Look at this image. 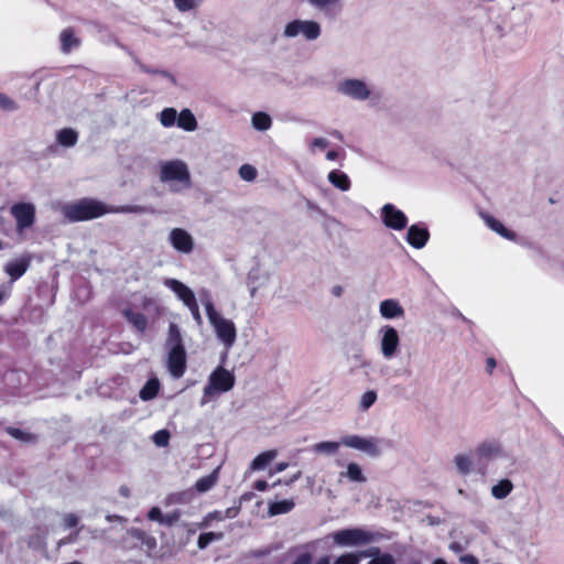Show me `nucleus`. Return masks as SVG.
<instances>
[{
    "label": "nucleus",
    "instance_id": "f257e3e1",
    "mask_svg": "<svg viewBox=\"0 0 564 564\" xmlns=\"http://www.w3.org/2000/svg\"><path fill=\"white\" fill-rule=\"evenodd\" d=\"M204 308L213 333L224 349L228 351L237 341V327L235 322L218 312L210 300L204 302Z\"/></svg>",
    "mask_w": 564,
    "mask_h": 564
},
{
    "label": "nucleus",
    "instance_id": "f03ea898",
    "mask_svg": "<svg viewBox=\"0 0 564 564\" xmlns=\"http://www.w3.org/2000/svg\"><path fill=\"white\" fill-rule=\"evenodd\" d=\"M129 208L110 207L106 204L94 200L83 199L63 207L64 216L70 221H86L94 218L101 217L110 213L128 212Z\"/></svg>",
    "mask_w": 564,
    "mask_h": 564
},
{
    "label": "nucleus",
    "instance_id": "7ed1b4c3",
    "mask_svg": "<svg viewBox=\"0 0 564 564\" xmlns=\"http://www.w3.org/2000/svg\"><path fill=\"white\" fill-rule=\"evenodd\" d=\"M322 33L323 28L317 20L293 18L284 23L281 34L285 40L301 37L306 42H315L322 36Z\"/></svg>",
    "mask_w": 564,
    "mask_h": 564
},
{
    "label": "nucleus",
    "instance_id": "20e7f679",
    "mask_svg": "<svg viewBox=\"0 0 564 564\" xmlns=\"http://www.w3.org/2000/svg\"><path fill=\"white\" fill-rule=\"evenodd\" d=\"M160 180L167 183L174 192L189 188L192 185L188 165L182 160L163 162L160 167Z\"/></svg>",
    "mask_w": 564,
    "mask_h": 564
},
{
    "label": "nucleus",
    "instance_id": "39448f33",
    "mask_svg": "<svg viewBox=\"0 0 564 564\" xmlns=\"http://www.w3.org/2000/svg\"><path fill=\"white\" fill-rule=\"evenodd\" d=\"M337 93L355 101H368L373 97V90L369 82L348 77L337 85Z\"/></svg>",
    "mask_w": 564,
    "mask_h": 564
},
{
    "label": "nucleus",
    "instance_id": "423d86ee",
    "mask_svg": "<svg viewBox=\"0 0 564 564\" xmlns=\"http://www.w3.org/2000/svg\"><path fill=\"white\" fill-rule=\"evenodd\" d=\"M378 347L384 360L393 359L401 349V337L395 327L386 324L377 332Z\"/></svg>",
    "mask_w": 564,
    "mask_h": 564
},
{
    "label": "nucleus",
    "instance_id": "0eeeda50",
    "mask_svg": "<svg viewBox=\"0 0 564 564\" xmlns=\"http://www.w3.org/2000/svg\"><path fill=\"white\" fill-rule=\"evenodd\" d=\"M235 376L223 367H217L208 378V383L204 389V395L213 397L218 393H225L232 389Z\"/></svg>",
    "mask_w": 564,
    "mask_h": 564
},
{
    "label": "nucleus",
    "instance_id": "6e6552de",
    "mask_svg": "<svg viewBox=\"0 0 564 564\" xmlns=\"http://www.w3.org/2000/svg\"><path fill=\"white\" fill-rule=\"evenodd\" d=\"M332 538L336 545L350 547L369 543L372 540V534L361 529H345L335 532Z\"/></svg>",
    "mask_w": 564,
    "mask_h": 564
},
{
    "label": "nucleus",
    "instance_id": "1a4fd4ad",
    "mask_svg": "<svg viewBox=\"0 0 564 564\" xmlns=\"http://www.w3.org/2000/svg\"><path fill=\"white\" fill-rule=\"evenodd\" d=\"M166 369L174 379L184 376L187 368V356L185 348H167Z\"/></svg>",
    "mask_w": 564,
    "mask_h": 564
},
{
    "label": "nucleus",
    "instance_id": "9d476101",
    "mask_svg": "<svg viewBox=\"0 0 564 564\" xmlns=\"http://www.w3.org/2000/svg\"><path fill=\"white\" fill-rule=\"evenodd\" d=\"M380 217L387 228L395 231L403 230L408 225L406 215L392 204H384L381 207Z\"/></svg>",
    "mask_w": 564,
    "mask_h": 564
},
{
    "label": "nucleus",
    "instance_id": "9b49d317",
    "mask_svg": "<svg viewBox=\"0 0 564 564\" xmlns=\"http://www.w3.org/2000/svg\"><path fill=\"white\" fill-rule=\"evenodd\" d=\"M344 446L360 451L369 456L380 454L379 443L375 437H365L360 435H347L341 438Z\"/></svg>",
    "mask_w": 564,
    "mask_h": 564
},
{
    "label": "nucleus",
    "instance_id": "f8f14e48",
    "mask_svg": "<svg viewBox=\"0 0 564 564\" xmlns=\"http://www.w3.org/2000/svg\"><path fill=\"white\" fill-rule=\"evenodd\" d=\"M11 214L17 221L18 231H22L33 225L35 206L31 203H18L11 207Z\"/></svg>",
    "mask_w": 564,
    "mask_h": 564
},
{
    "label": "nucleus",
    "instance_id": "ddd939ff",
    "mask_svg": "<svg viewBox=\"0 0 564 564\" xmlns=\"http://www.w3.org/2000/svg\"><path fill=\"white\" fill-rule=\"evenodd\" d=\"M169 241L177 252L185 254L191 253L195 247L193 236L183 228H173L169 234Z\"/></svg>",
    "mask_w": 564,
    "mask_h": 564
},
{
    "label": "nucleus",
    "instance_id": "4468645a",
    "mask_svg": "<svg viewBox=\"0 0 564 564\" xmlns=\"http://www.w3.org/2000/svg\"><path fill=\"white\" fill-rule=\"evenodd\" d=\"M164 285L171 290L185 306L196 301L194 291L176 279H166Z\"/></svg>",
    "mask_w": 564,
    "mask_h": 564
},
{
    "label": "nucleus",
    "instance_id": "2eb2a0df",
    "mask_svg": "<svg viewBox=\"0 0 564 564\" xmlns=\"http://www.w3.org/2000/svg\"><path fill=\"white\" fill-rule=\"evenodd\" d=\"M379 314L384 319H399L405 315L404 308L394 299H388L379 304Z\"/></svg>",
    "mask_w": 564,
    "mask_h": 564
},
{
    "label": "nucleus",
    "instance_id": "dca6fc26",
    "mask_svg": "<svg viewBox=\"0 0 564 564\" xmlns=\"http://www.w3.org/2000/svg\"><path fill=\"white\" fill-rule=\"evenodd\" d=\"M430 238L429 230L424 227H420L419 225H412L408 229L406 241L408 243L415 248L422 249L425 247Z\"/></svg>",
    "mask_w": 564,
    "mask_h": 564
},
{
    "label": "nucleus",
    "instance_id": "f3484780",
    "mask_svg": "<svg viewBox=\"0 0 564 564\" xmlns=\"http://www.w3.org/2000/svg\"><path fill=\"white\" fill-rule=\"evenodd\" d=\"M481 218L485 221V224L496 234L501 236L502 238L507 240H514L516 234L511 230L507 229L501 221L496 219L495 217L488 215V214H481Z\"/></svg>",
    "mask_w": 564,
    "mask_h": 564
},
{
    "label": "nucleus",
    "instance_id": "a211bd4d",
    "mask_svg": "<svg viewBox=\"0 0 564 564\" xmlns=\"http://www.w3.org/2000/svg\"><path fill=\"white\" fill-rule=\"evenodd\" d=\"M278 449H269L258 454L250 464L251 470H262L278 457Z\"/></svg>",
    "mask_w": 564,
    "mask_h": 564
},
{
    "label": "nucleus",
    "instance_id": "6ab92c4d",
    "mask_svg": "<svg viewBox=\"0 0 564 564\" xmlns=\"http://www.w3.org/2000/svg\"><path fill=\"white\" fill-rule=\"evenodd\" d=\"M29 268V261L26 259H19L9 262L4 270L10 276L11 281L14 282L19 278H21Z\"/></svg>",
    "mask_w": 564,
    "mask_h": 564
},
{
    "label": "nucleus",
    "instance_id": "aec40b11",
    "mask_svg": "<svg viewBox=\"0 0 564 564\" xmlns=\"http://www.w3.org/2000/svg\"><path fill=\"white\" fill-rule=\"evenodd\" d=\"M514 486L510 479L503 478L492 485L490 494L497 500L505 499L513 490Z\"/></svg>",
    "mask_w": 564,
    "mask_h": 564
},
{
    "label": "nucleus",
    "instance_id": "412c9836",
    "mask_svg": "<svg viewBox=\"0 0 564 564\" xmlns=\"http://www.w3.org/2000/svg\"><path fill=\"white\" fill-rule=\"evenodd\" d=\"M295 506L293 499H282L279 501H270L268 503V513L270 517H275L279 514H285L290 512Z\"/></svg>",
    "mask_w": 564,
    "mask_h": 564
},
{
    "label": "nucleus",
    "instance_id": "4be33fe9",
    "mask_svg": "<svg viewBox=\"0 0 564 564\" xmlns=\"http://www.w3.org/2000/svg\"><path fill=\"white\" fill-rule=\"evenodd\" d=\"M177 127L187 132H193L197 129V120L189 109H183L177 115Z\"/></svg>",
    "mask_w": 564,
    "mask_h": 564
},
{
    "label": "nucleus",
    "instance_id": "5701e85b",
    "mask_svg": "<svg viewBox=\"0 0 564 564\" xmlns=\"http://www.w3.org/2000/svg\"><path fill=\"white\" fill-rule=\"evenodd\" d=\"M328 182L341 192H347L350 188V180L348 175L341 171L334 170L327 175Z\"/></svg>",
    "mask_w": 564,
    "mask_h": 564
},
{
    "label": "nucleus",
    "instance_id": "b1692460",
    "mask_svg": "<svg viewBox=\"0 0 564 564\" xmlns=\"http://www.w3.org/2000/svg\"><path fill=\"white\" fill-rule=\"evenodd\" d=\"M160 388V380L158 378H151L141 388L139 397L142 401H150L158 395Z\"/></svg>",
    "mask_w": 564,
    "mask_h": 564
},
{
    "label": "nucleus",
    "instance_id": "393cba45",
    "mask_svg": "<svg viewBox=\"0 0 564 564\" xmlns=\"http://www.w3.org/2000/svg\"><path fill=\"white\" fill-rule=\"evenodd\" d=\"M340 445H343L341 441L340 442L323 441V442L315 443L312 447V451L315 454H319V455H335L339 451Z\"/></svg>",
    "mask_w": 564,
    "mask_h": 564
},
{
    "label": "nucleus",
    "instance_id": "a878e982",
    "mask_svg": "<svg viewBox=\"0 0 564 564\" xmlns=\"http://www.w3.org/2000/svg\"><path fill=\"white\" fill-rule=\"evenodd\" d=\"M251 126L258 131H268L272 126L271 117L263 111L254 112L251 117Z\"/></svg>",
    "mask_w": 564,
    "mask_h": 564
},
{
    "label": "nucleus",
    "instance_id": "bb28decb",
    "mask_svg": "<svg viewBox=\"0 0 564 564\" xmlns=\"http://www.w3.org/2000/svg\"><path fill=\"white\" fill-rule=\"evenodd\" d=\"M56 140L62 147H73L77 143L78 133L74 129L65 128L57 132Z\"/></svg>",
    "mask_w": 564,
    "mask_h": 564
},
{
    "label": "nucleus",
    "instance_id": "cd10ccee",
    "mask_svg": "<svg viewBox=\"0 0 564 564\" xmlns=\"http://www.w3.org/2000/svg\"><path fill=\"white\" fill-rule=\"evenodd\" d=\"M202 2L203 0H172L174 9L181 14L195 12Z\"/></svg>",
    "mask_w": 564,
    "mask_h": 564
},
{
    "label": "nucleus",
    "instance_id": "c85d7f7f",
    "mask_svg": "<svg viewBox=\"0 0 564 564\" xmlns=\"http://www.w3.org/2000/svg\"><path fill=\"white\" fill-rule=\"evenodd\" d=\"M61 46L64 53H69L74 47L78 46L79 41L72 30H63L59 34Z\"/></svg>",
    "mask_w": 564,
    "mask_h": 564
},
{
    "label": "nucleus",
    "instance_id": "c756f323",
    "mask_svg": "<svg viewBox=\"0 0 564 564\" xmlns=\"http://www.w3.org/2000/svg\"><path fill=\"white\" fill-rule=\"evenodd\" d=\"M218 479V468L213 470L209 475L199 478L195 482V488L198 492H206L212 489Z\"/></svg>",
    "mask_w": 564,
    "mask_h": 564
},
{
    "label": "nucleus",
    "instance_id": "7c9ffc66",
    "mask_svg": "<svg viewBox=\"0 0 564 564\" xmlns=\"http://www.w3.org/2000/svg\"><path fill=\"white\" fill-rule=\"evenodd\" d=\"M166 345L167 348H185L183 345L181 330L178 326L174 323L170 324L169 326Z\"/></svg>",
    "mask_w": 564,
    "mask_h": 564
},
{
    "label": "nucleus",
    "instance_id": "2f4dec72",
    "mask_svg": "<svg viewBox=\"0 0 564 564\" xmlns=\"http://www.w3.org/2000/svg\"><path fill=\"white\" fill-rule=\"evenodd\" d=\"M476 453L479 457L491 458L498 456L501 453V448L497 443L485 442L477 447Z\"/></svg>",
    "mask_w": 564,
    "mask_h": 564
},
{
    "label": "nucleus",
    "instance_id": "473e14b6",
    "mask_svg": "<svg viewBox=\"0 0 564 564\" xmlns=\"http://www.w3.org/2000/svg\"><path fill=\"white\" fill-rule=\"evenodd\" d=\"M269 279L267 272H262L259 269L251 270L248 274V280L251 285V293H254L257 289L263 286Z\"/></svg>",
    "mask_w": 564,
    "mask_h": 564
},
{
    "label": "nucleus",
    "instance_id": "72a5a7b5",
    "mask_svg": "<svg viewBox=\"0 0 564 564\" xmlns=\"http://www.w3.org/2000/svg\"><path fill=\"white\" fill-rule=\"evenodd\" d=\"M454 465L456 470L463 476L470 474L474 466L471 458L464 454L455 456Z\"/></svg>",
    "mask_w": 564,
    "mask_h": 564
},
{
    "label": "nucleus",
    "instance_id": "f704fd0d",
    "mask_svg": "<svg viewBox=\"0 0 564 564\" xmlns=\"http://www.w3.org/2000/svg\"><path fill=\"white\" fill-rule=\"evenodd\" d=\"M126 318L140 332H143L147 328V318L141 313H135L130 310H126L123 312Z\"/></svg>",
    "mask_w": 564,
    "mask_h": 564
},
{
    "label": "nucleus",
    "instance_id": "c9c22d12",
    "mask_svg": "<svg viewBox=\"0 0 564 564\" xmlns=\"http://www.w3.org/2000/svg\"><path fill=\"white\" fill-rule=\"evenodd\" d=\"M177 111L174 108H165L159 115L160 123L164 128L173 127L177 124Z\"/></svg>",
    "mask_w": 564,
    "mask_h": 564
},
{
    "label": "nucleus",
    "instance_id": "e433bc0d",
    "mask_svg": "<svg viewBox=\"0 0 564 564\" xmlns=\"http://www.w3.org/2000/svg\"><path fill=\"white\" fill-rule=\"evenodd\" d=\"M378 394L375 390H367L360 397L358 406L362 411H367L377 401Z\"/></svg>",
    "mask_w": 564,
    "mask_h": 564
},
{
    "label": "nucleus",
    "instance_id": "4c0bfd02",
    "mask_svg": "<svg viewBox=\"0 0 564 564\" xmlns=\"http://www.w3.org/2000/svg\"><path fill=\"white\" fill-rule=\"evenodd\" d=\"M345 476L351 481L364 482L366 480L361 467L356 463H349Z\"/></svg>",
    "mask_w": 564,
    "mask_h": 564
},
{
    "label": "nucleus",
    "instance_id": "58836bf2",
    "mask_svg": "<svg viewBox=\"0 0 564 564\" xmlns=\"http://www.w3.org/2000/svg\"><path fill=\"white\" fill-rule=\"evenodd\" d=\"M375 552H361L359 554L346 553L337 557L334 564H359L361 556H371Z\"/></svg>",
    "mask_w": 564,
    "mask_h": 564
},
{
    "label": "nucleus",
    "instance_id": "ea45409f",
    "mask_svg": "<svg viewBox=\"0 0 564 564\" xmlns=\"http://www.w3.org/2000/svg\"><path fill=\"white\" fill-rule=\"evenodd\" d=\"M238 175L245 182H253L258 176V171L253 165L246 163L239 167Z\"/></svg>",
    "mask_w": 564,
    "mask_h": 564
},
{
    "label": "nucleus",
    "instance_id": "a19ab883",
    "mask_svg": "<svg viewBox=\"0 0 564 564\" xmlns=\"http://www.w3.org/2000/svg\"><path fill=\"white\" fill-rule=\"evenodd\" d=\"M224 534L221 532H207L199 535L197 545L199 549H205L209 543L221 540Z\"/></svg>",
    "mask_w": 564,
    "mask_h": 564
},
{
    "label": "nucleus",
    "instance_id": "79ce46f5",
    "mask_svg": "<svg viewBox=\"0 0 564 564\" xmlns=\"http://www.w3.org/2000/svg\"><path fill=\"white\" fill-rule=\"evenodd\" d=\"M329 144V141L326 138L318 137L311 141L308 145V150L312 154H316L319 151H324Z\"/></svg>",
    "mask_w": 564,
    "mask_h": 564
},
{
    "label": "nucleus",
    "instance_id": "37998d69",
    "mask_svg": "<svg viewBox=\"0 0 564 564\" xmlns=\"http://www.w3.org/2000/svg\"><path fill=\"white\" fill-rule=\"evenodd\" d=\"M8 432L12 437H14L21 442L28 443V442H32L34 440V436L32 434H30L25 431H22L20 429L11 427L8 430Z\"/></svg>",
    "mask_w": 564,
    "mask_h": 564
},
{
    "label": "nucleus",
    "instance_id": "c03bdc74",
    "mask_svg": "<svg viewBox=\"0 0 564 564\" xmlns=\"http://www.w3.org/2000/svg\"><path fill=\"white\" fill-rule=\"evenodd\" d=\"M170 441V433L166 430H160L154 433L153 442L156 446L165 447Z\"/></svg>",
    "mask_w": 564,
    "mask_h": 564
},
{
    "label": "nucleus",
    "instance_id": "a18cd8bd",
    "mask_svg": "<svg viewBox=\"0 0 564 564\" xmlns=\"http://www.w3.org/2000/svg\"><path fill=\"white\" fill-rule=\"evenodd\" d=\"M78 523V517L74 513H65L61 517L59 524L64 529H70Z\"/></svg>",
    "mask_w": 564,
    "mask_h": 564
},
{
    "label": "nucleus",
    "instance_id": "49530a36",
    "mask_svg": "<svg viewBox=\"0 0 564 564\" xmlns=\"http://www.w3.org/2000/svg\"><path fill=\"white\" fill-rule=\"evenodd\" d=\"M186 307L191 312V314H192L194 321L196 322V324L197 325H202L203 317H202V314H200L197 301L193 302L192 304L187 305Z\"/></svg>",
    "mask_w": 564,
    "mask_h": 564
},
{
    "label": "nucleus",
    "instance_id": "de8ad7c7",
    "mask_svg": "<svg viewBox=\"0 0 564 564\" xmlns=\"http://www.w3.org/2000/svg\"><path fill=\"white\" fill-rule=\"evenodd\" d=\"M0 107L7 111H11L17 108L14 101L2 94H0Z\"/></svg>",
    "mask_w": 564,
    "mask_h": 564
},
{
    "label": "nucleus",
    "instance_id": "09e8293b",
    "mask_svg": "<svg viewBox=\"0 0 564 564\" xmlns=\"http://www.w3.org/2000/svg\"><path fill=\"white\" fill-rule=\"evenodd\" d=\"M368 564H394V560L391 555L383 554L375 557Z\"/></svg>",
    "mask_w": 564,
    "mask_h": 564
},
{
    "label": "nucleus",
    "instance_id": "8fccbe9b",
    "mask_svg": "<svg viewBox=\"0 0 564 564\" xmlns=\"http://www.w3.org/2000/svg\"><path fill=\"white\" fill-rule=\"evenodd\" d=\"M148 517L150 520L152 521H155V522H159L161 523L162 520H163V514H162V511L160 510V508L158 507H153L149 513H148Z\"/></svg>",
    "mask_w": 564,
    "mask_h": 564
},
{
    "label": "nucleus",
    "instance_id": "3c124183",
    "mask_svg": "<svg viewBox=\"0 0 564 564\" xmlns=\"http://www.w3.org/2000/svg\"><path fill=\"white\" fill-rule=\"evenodd\" d=\"M178 517H180V514L177 512H173L171 514L163 516V520H162L161 524L171 525L178 520Z\"/></svg>",
    "mask_w": 564,
    "mask_h": 564
},
{
    "label": "nucleus",
    "instance_id": "603ef678",
    "mask_svg": "<svg viewBox=\"0 0 564 564\" xmlns=\"http://www.w3.org/2000/svg\"><path fill=\"white\" fill-rule=\"evenodd\" d=\"M354 358L360 368H369L370 367V361L365 359L360 354L356 355Z\"/></svg>",
    "mask_w": 564,
    "mask_h": 564
},
{
    "label": "nucleus",
    "instance_id": "864d4df0",
    "mask_svg": "<svg viewBox=\"0 0 564 564\" xmlns=\"http://www.w3.org/2000/svg\"><path fill=\"white\" fill-rule=\"evenodd\" d=\"M311 555L307 553H304L300 555L296 561L293 564H311Z\"/></svg>",
    "mask_w": 564,
    "mask_h": 564
},
{
    "label": "nucleus",
    "instance_id": "5fc2aeb1",
    "mask_svg": "<svg viewBox=\"0 0 564 564\" xmlns=\"http://www.w3.org/2000/svg\"><path fill=\"white\" fill-rule=\"evenodd\" d=\"M460 562L464 564H479L474 555H464L460 557Z\"/></svg>",
    "mask_w": 564,
    "mask_h": 564
},
{
    "label": "nucleus",
    "instance_id": "6e6d98bb",
    "mask_svg": "<svg viewBox=\"0 0 564 564\" xmlns=\"http://www.w3.org/2000/svg\"><path fill=\"white\" fill-rule=\"evenodd\" d=\"M254 488L259 491H264L268 488V482L264 480H258L254 484Z\"/></svg>",
    "mask_w": 564,
    "mask_h": 564
},
{
    "label": "nucleus",
    "instance_id": "4d7b16f0",
    "mask_svg": "<svg viewBox=\"0 0 564 564\" xmlns=\"http://www.w3.org/2000/svg\"><path fill=\"white\" fill-rule=\"evenodd\" d=\"M218 518V513H209L205 517L204 522L202 525H208L214 519Z\"/></svg>",
    "mask_w": 564,
    "mask_h": 564
},
{
    "label": "nucleus",
    "instance_id": "13d9d810",
    "mask_svg": "<svg viewBox=\"0 0 564 564\" xmlns=\"http://www.w3.org/2000/svg\"><path fill=\"white\" fill-rule=\"evenodd\" d=\"M288 467H289V464H288V463H285V462H281V463H279V464L276 465V467H275V471H276V473H282V471H284Z\"/></svg>",
    "mask_w": 564,
    "mask_h": 564
},
{
    "label": "nucleus",
    "instance_id": "bf43d9fd",
    "mask_svg": "<svg viewBox=\"0 0 564 564\" xmlns=\"http://www.w3.org/2000/svg\"><path fill=\"white\" fill-rule=\"evenodd\" d=\"M337 158H338V153L336 151H334V150L328 151L326 153V159L329 160V161H335Z\"/></svg>",
    "mask_w": 564,
    "mask_h": 564
},
{
    "label": "nucleus",
    "instance_id": "052dcab7",
    "mask_svg": "<svg viewBox=\"0 0 564 564\" xmlns=\"http://www.w3.org/2000/svg\"><path fill=\"white\" fill-rule=\"evenodd\" d=\"M332 293L335 295V296H340L341 293H343V288L340 285H336L332 289Z\"/></svg>",
    "mask_w": 564,
    "mask_h": 564
},
{
    "label": "nucleus",
    "instance_id": "680f3d73",
    "mask_svg": "<svg viewBox=\"0 0 564 564\" xmlns=\"http://www.w3.org/2000/svg\"><path fill=\"white\" fill-rule=\"evenodd\" d=\"M315 564H329V560H328V557H327V556H322L321 558H318V560L316 561V563H315Z\"/></svg>",
    "mask_w": 564,
    "mask_h": 564
},
{
    "label": "nucleus",
    "instance_id": "e2e57ef3",
    "mask_svg": "<svg viewBox=\"0 0 564 564\" xmlns=\"http://www.w3.org/2000/svg\"><path fill=\"white\" fill-rule=\"evenodd\" d=\"M487 365H488V367H489L490 369H494V368H495V366H496V362H495V360H494V359H488V360H487Z\"/></svg>",
    "mask_w": 564,
    "mask_h": 564
},
{
    "label": "nucleus",
    "instance_id": "0e129e2a",
    "mask_svg": "<svg viewBox=\"0 0 564 564\" xmlns=\"http://www.w3.org/2000/svg\"><path fill=\"white\" fill-rule=\"evenodd\" d=\"M8 296L7 292L0 291V303Z\"/></svg>",
    "mask_w": 564,
    "mask_h": 564
},
{
    "label": "nucleus",
    "instance_id": "69168bd1",
    "mask_svg": "<svg viewBox=\"0 0 564 564\" xmlns=\"http://www.w3.org/2000/svg\"><path fill=\"white\" fill-rule=\"evenodd\" d=\"M433 564H447V563L442 558H437L433 562Z\"/></svg>",
    "mask_w": 564,
    "mask_h": 564
},
{
    "label": "nucleus",
    "instance_id": "338daca9",
    "mask_svg": "<svg viewBox=\"0 0 564 564\" xmlns=\"http://www.w3.org/2000/svg\"><path fill=\"white\" fill-rule=\"evenodd\" d=\"M301 477V471H299L296 475H293V478L291 479V481H294L296 479H299Z\"/></svg>",
    "mask_w": 564,
    "mask_h": 564
},
{
    "label": "nucleus",
    "instance_id": "774afa93",
    "mask_svg": "<svg viewBox=\"0 0 564 564\" xmlns=\"http://www.w3.org/2000/svg\"><path fill=\"white\" fill-rule=\"evenodd\" d=\"M0 249H2V242L0 241Z\"/></svg>",
    "mask_w": 564,
    "mask_h": 564
}]
</instances>
